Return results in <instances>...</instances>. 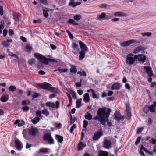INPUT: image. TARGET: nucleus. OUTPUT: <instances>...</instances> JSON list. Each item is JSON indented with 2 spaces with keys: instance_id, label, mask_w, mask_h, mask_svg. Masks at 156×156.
I'll list each match as a JSON object with an SVG mask.
<instances>
[{
  "instance_id": "1",
  "label": "nucleus",
  "mask_w": 156,
  "mask_h": 156,
  "mask_svg": "<svg viewBox=\"0 0 156 156\" xmlns=\"http://www.w3.org/2000/svg\"><path fill=\"white\" fill-rule=\"evenodd\" d=\"M111 110L109 108L106 109L105 108H99L97 112V114L99 117L96 116L94 119L95 120L99 119L101 124L103 125L105 124V121H108V117L110 115Z\"/></svg>"
},
{
  "instance_id": "2",
  "label": "nucleus",
  "mask_w": 156,
  "mask_h": 156,
  "mask_svg": "<svg viewBox=\"0 0 156 156\" xmlns=\"http://www.w3.org/2000/svg\"><path fill=\"white\" fill-rule=\"evenodd\" d=\"M34 56L41 62L47 65L48 63V59L41 54L36 53L34 54Z\"/></svg>"
},
{
  "instance_id": "3",
  "label": "nucleus",
  "mask_w": 156,
  "mask_h": 156,
  "mask_svg": "<svg viewBox=\"0 0 156 156\" xmlns=\"http://www.w3.org/2000/svg\"><path fill=\"white\" fill-rule=\"evenodd\" d=\"M43 89H45L49 91L54 93H57L58 91L57 88L51 87V85L47 83H43Z\"/></svg>"
},
{
  "instance_id": "4",
  "label": "nucleus",
  "mask_w": 156,
  "mask_h": 156,
  "mask_svg": "<svg viewBox=\"0 0 156 156\" xmlns=\"http://www.w3.org/2000/svg\"><path fill=\"white\" fill-rule=\"evenodd\" d=\"M133 55L132 54H129L126 56V62L127 64L129 65L133 64L136 59L135 57H133Z\"/></svg>"
},
{
  "instance_id": "5",
  "label": "nucleus",
  "mask_w": 156,
  "mask_h": 156,
  "mask_svg": "<svg viewBox=\"0 0 156 156\" xmlns=\"http://www.w3.org/2000/svg\"><path fill=\"white\" fill-rule=\"evenodd\" d=\"M43 140L50 144H53L54 143V140L50 133L45 134L43 136Z\"/></svg>"
},
{
  "instance_id": "6",
  "label": "nucleus",
  "mask_w": 156,
  "mask_h": 156,
  "mask_svg": "<svg viewBox=\"0 0 156 156\" xmlns=\"http://www.w3.org/2000/svg\"><path fill=\"white\" fill-rule=\"evenodd\" d=\"M126 109L125 112V116L126 119L129 120L131 118V114L130 108L128 104H126Z\"/></svg>"
},
{
  "instance_id": "7",
  "label": "nucleus",
  "mask_w": 156,
  "mask_h": 156,
  "mask_svg": "<svg viewBox=\"0 0 156 156\" xmlns=\"http://www.w3.org/2000/svg\"><path fill=\"white\" fill-rule=\"evenodd\" d=\"M45 105L47 107H50L53 108L55 107L56 109H58L59 107L60 103L59 101H57L55 102V105L54 103L51 102H46Z\"/></svg>"
},
{
  "instance_id": "8",
  "label": "nucleus",
  "mask_w": 156,
  "mask_h": 156,
  "mask_svg": "<svg viewBox=\"0 0 156 156\" xmlns=\"http://www.w3.org/2000/svg\"><path fill=\"white\" fill-rule=\"evenodd\" d=\"M114 115L115 119L118 121L120 120H123L124 119V117L122 116L120 113L117 111L115 112Z\"/></svg>"
},
{
  "instance_id": "9",
  "label": "nucleus",
  "mask_w": 156,
  "mask_h": 156,
  "mask_svg": "<svg viewBox=\"0 0 156 156\" xmlns=\"http://www.w3.org/2000/svg\"><path fill=\"white\" fill-rule=\"evenodd\" d=\"M134 57L136 59H138L139 61H141L142 63H143L146 59V57L143 54H139L138 55H135Z\"/></svg>"
},
{
  "instance_id": "10",
  "label": "nucleus",
  "mask_w": 156,
  "mask_h": 156,
  "mask_svg": "<svg viewBox=\"0 0 156 156\" xmlns=\"http://www.w3.org/2000/svg\"><path fill=\"white\" fill-rule=\"evenodd\" d=\"M38 133V130L35 127H31L28 132V133L29 135L34 136L37 135Z\"/></svg>"
},
{
  "instance_id": "11",
  "label": "nucleus",
  "mask_w": 156,
  "mask_h": 156,
  "mask_svg": "<svg viewBox=\"0 0 156 156\" xmlns=\"http://www.w3.org/2000/svg\"><path fill=\"white\" fill-rule=\"evenodd\" d=\"M15 146L17 150H21L23 147V145L22 143L18 139H16L15 140Z\"/></svg>"
},
{
  "instance_id": "12",
  "label": "nucleus",
  "mask_w": 156,
  "mask_h": 156,
  "mask_svg": "<svg viewBox=\"0 0 156 156\" xmlns=\"http://www.w3.org/2000/svg\"><path fill=\"white\" fill-rule=\"evenodd\" d=\"M79 44L80 48L82 50V51H87L88 50V48L86 45L81 41H79Z\"/></svg>"
},
{
  "instance_id": "13",
  "label": "nucleus",
  "mask_w": 156,
  "mask_h": 156,
  "mask_svg": "<svg viewBox=\"0 0 156 156\" xmlns=\"http://www.w3.org/2000/svg\"><path fill=\"white\" fill-rule=\"evenodd\" d=\"M135 41L133 39L130 40L126 41L120 44V45L121 46L126 47L130 45L131 43L135 42Z\"/></svg>"
},
{
  "instance_id": "14",
  "label": "nucleus",
  "mask_w": 156,
  "mask_h": 156,
  "mask_svg": "<svg viewBox=\"0 0 156 156\" xmlns=\"http://www.w3.org/2000/svg\"><path fill=\"white\" fill-rule=\"evenodd\" d=\"M146 72L148 74V76L151 77L153 76L152 71L151 67L148 66H144V67Z\"/></svg>"
},
{
  "instance_id": "15",
  "label": "nucleus",
  "mask_w": 156,
  "mask_h": 156,
  "mask_svg": "<svg viewBox=\"0 0 156 156\" xmlns=\"http://www.w3.org/2000/svg\"><path fill=\"white\" fill-rule=\"evenodd\" d=\"M102 135V132L101 130H99L94 134L93 137V139L94 140H97L100 138L101 136Z\"/></svg>"
},
{
  "instance_id": "16",
  "label": "nucleus",
  "mask_w": 156,
  "mask_h": 156,
  "mask_svg": "<svg viewBox=\"0 0 156 156\" xmlns=\"http://www.w3.org/2000/svg\"><path fill=\"white\" fill-rule=\"evenodd\" d=\"M111 143L110 141L105 139L103 143V147L106 149H109L111 147Z\"/></svg>"
},
{
  "instance_id": "17",
  "label": "nucleus",
  "mask_w": 156,
  "mask_h": 156,
  "mask_svg": "<svg viewBox=\"0 0 156 156\" xmlns=\"http://www.w3.org/2000/svg\"><path fill=\"white\" fill-rule=\"evenodd\" d=\"M72 47L73 50V53L75 54H77L79 50L78 45L75 43H72Z\"/></svg>"
},
{
  "instance_id": "18",
  "label": "nucleus",
  "mask_w": 156,
  "mask_h": 156,
  "mask_svg": "<svg viewBox=\"0 0 156 156\" xmlns=\"http://www.w3.org/2000/svg\"><path fill=\"white\" fill-rule=\"evenodd\" d=\"M156 107V101L153 102V104L148 106L149 110L151 112H155V107Z\"/></svg>"
},
{
  "instance_id": "19",
  "label": "nucleus",
  "mask_w": 156,
  "mask_h": 156,
  "mask_svg": "<svg viewBox=\"0 0 156 156\" xmlns=\"http://www.w3.org/2000/svg\"><path fill=\"white\" fill-rule=\"evenodd\" d=\"M13 16L14 20L16 21H19L20 17V14L19 13L13 12Z\"/></svg>"
},
{
  "instance_id": "20",
  "label": "nucleus",
  "mask_w": 156,
  "mask_h": 156,
  "mask_svg": "<svg viewBox=\"0 0 156 156\" xmlns=\"http://www.w3.org/2000/svg\"><path fill=\"white\" fill-rule=\"evenodd\" d=\"M14 124L15 125L18 124L19 126H22L24 125L25 122L23 120L20 121L19 119H17L14 122Z\"/></svg>"
},
{
  "instance_id": "21",
  "label": "nucleus",
  "mask_w": 156,
  "mask_h": 156,
  "mask_svg": "<svg viewBox=\"0 0 156 156\" xmlns=\"http://www.w3.org/2000/svg\"><path fill=\"white\" fill-rule=\"evenodd\" d=\"M90 97L88 93H86L83 95V100L86 103H88L90 101Z\"/></svg>"
},
{
  "instance_id": "22",
  "label": "nucleus",
  "mask_w": 156,
  "mask_h": 156,
  "mask_svg": "<svg viewBox=\"0 0 156 156\" xmlns=\"http://www.w3.org/2000/svg\"><path fill=\"white\" fill-rule=\"evenodd\" d=\"M91 91L92 93V97L94 98H96L97 99H98V97L97 96L96 94L95 93L94 90L92 89H90L89 90H87V92H89Z\"/></svg>"
},
{
  "instance_id": "23",
  "label": "nucleus",
  "mask_w": 156,
  "mask_h": 156,
  "mask_svg": "<svg viewBox=\"0 0 156 156\" xmlns=\"http://www.w3.org/2000/svg\"><path fill=\"white\" fill-rule=\"evenodd\" d=\"M120 84L117 83H114L112 86L111 89L112 90H119L120 89Z\"/></svg>"
},
{
  "instance_id": "24",
  "label": "nucleus",
  "mask_w": 156,
  "mask_h": 156,
  "mask_svg": "<svg viewBox=\"0 0 156 156\" xmlns=\"http://www.w3.org/2000/svg\"><path fill=\"white\" fill-rule=\"evenodd\" d=\"M114 15L115 16L118 17H122L126 16L125 14L121 12H115L114 13Z\"/></svg>"
},
{
  "instance_id": "25",
  "label": "nucleus",
  "mask_w": 156,
  "mask_h": 156,
  "mask_svg": "<svg viewBox=\"0 0 156 156\" xmlns=\"http://www.w3.org/2000/svg\"><path fill=\"white\" fill-rule=\"evenodd\" d=\"M86 146V145L85 144L82 142H80L78 145V150H82L83 148L85 147Z\"/></svg>"
},
{
  "instance_id": "26",
  "label": "nucleus",
  "mask_w": 156,
  "mask_h": 156,
  "mask_svg": "<svg viewBox=\"0 0 156 156\" xmlns=\"http://www.w3.org/2000/svg\"><path fill=\"white\" fill-rule=\"evenodd\" d=\"M144 50V47L141 46H139L134 50L133 53H137Z\"/></svg>"
},
{
  "instance_id": "27",
  "label": "nucleus",
  "mask_w": 156,
  "mask_h": 156,
  "mask_svg": "<svg viewBox=\"0 0 156 156\" xmlns=\"http://www.w3.org/2000/svg\"><path fill=\"white\" fill-rule=\"evenodd\" d=\"M55 138L58 142L61 143H62L63 140V138L62 136L58 135H56Z\"/></svg>"
},
{
  "instance_id": "28",
  "label": "nucleus",
  "mask_w": 156,
  "mask_h": 156,
  "mask_svg": "<svg viewBox=\"0 0 156 156\" xmlns=\"http://www.w3.org/2000/svg\"><path fill=\"white\" fill-rule=\"evenodd\" d=\"M81 101L82 99L81 98L77 100L76 101V106L77 108H79L82 105V104L81 103Z\"/></svg>"
},
{
  "instance_id": "29",
  "label": "nucleus",
  "mask_w": 156,
  "mask_h": 156,
  "mask_svg": "<svg viewBox=\"0 0 156 156\" xmlns=\"http://www.w3.org/2000/svg\"><path fill=\"white\" fill-rule=\"evenodd\" d=\"M106 16V14L105 13H102L100 15L98 16V20L100 21L102 19H104Z\"/></svg>"
},
{
  "instance_id": "30",
  "label": "nucleus",
  "mask_w": 156,
  "mask_h": 156,
  "mask_svg": "<svg viewBox=\"0 0 156 156\" xmlns=\"http://www.w3.org/2000/svg\"><path fill=\"white\" fill-rule=\"evenodd\" d=\"M108 153L106 151H100L99 152L98 156H108Z\"/></svg>"
},
{
  "instance_id": "31",
  "label": "nucleus",
  "mask_w": 156,
  "mask_h": 156,
  "mask_svg": "<svg viewBox=\"0 0 156 156\" xmlns=\"http://www.w3.org/2000/svg\"><path fill=\"white\" fill-rule=\"evenodd\" d=\"M80 56L79 58V60H82L85 57V52L83 51H81L79 52Z\"/></svg>"
},
{
  "instance_id": "32",
  "label": "nucleus",
  "mask_w": 156,
  "mask_h": 156,
  "mask_svg": "<svg viewBox=\"0 0 156 156\" xmlns=\"http://www.w3.org/2000/svg\"><path fill=\"white\" fill-rule=\"evenodd\" d=\"M85 118L88 120H90L92 118V115L90 113L87 112V114L85 115Z\"/></svg>"
},
{
  "instance_id": "33",
  "label": "nucleus",
  "mask_w": 156,
  "mask_h": 156,
  "mask_svg": "<svg viewBox=\"0 0 156 156\" xmlns=\"http://www.w3.org/2000/svg\"><path fill=\"white\" fill-rule=\"evenodd\" d=\"M68 23L73 25H77L78 24L74 20L71 19H69L67 22Z\"/></svg>"
},
{
  "instance_id": "34",
  "label": "nucleus",
  "mask_w": 156,
  "mask_h": 156,
  "mask_svg": "<svg viewBox=\"0 0 156 156\" xmlns=\"http://www.w3.org/2000/svg\"><path fill=\"white\" fill-rule=\"evenodd\" d=\"M81 18V16L80 14H77L75 15L73 17V19L74 20L78 21L80 20Z\"/></svg>"
},
{
  "instance_id": "35",
  "label": "nucleus",
  "mask_w": 156,
  "mask_h": 156,
  "mask_svg": "<svg viewBox=\"0 0 156 156\" xmlns=\"http://www.w3.org/2000/svg\"><path fill=\"white\" fill-rule=\"evenodd\" d=\"M40 120V118L39 117H35L33 118L31 122L34 124H36Z\"/></svg>"
},
{
  "instance_id": "36",
  "label": "nucleus",
  "mask_w": 156,
  "mask_h": 156,
  "mask_svg": "<svg viewBox=\"0 0 156 156\" xmlns=\"http://www.w3.org/2000/svg\"><path fill=\"white\" fill-rule=\"evenodd\" d=\"M146 149L144 148L143 146H141L140 151V153L141 155L142 156H145V154L143 152L144 151L145 152Z\"/></svg>"
},
{
  "instance_id": "37",
  "label": "nucleus",
  "mask_w": 156,
  "mask_h": 156,
  "mask_svg": "<svg viewBox=\"0 0 156 156\" xmlns=\"http://www.w3.org/2000/svg\"><path fill=\"white\" fill-rule=\"evenodd\" d=\"M70 72L71 73H76L77 69L76 67L74 66H73L70 69Z\"/></svg>"
},
{
  "instance_id": "38",
  "label": "nucleus",
  "mask_w": 156,
  "mask_h": 156,
  "mask_svg": "<svg viewBox=\"0 0 156 156\" xmlns=\"http://www.w3.org/2000/svg\"><path fill=\"white\" fill-rule=\"evenodd\" d=\"M49 150V149L45 148H41L39 151V153H46L48 152Z\"/></svg>"
},
{
  "instance_id": "39",
  "label": "nucleus",
  "mask_w": 156,
  "mask_h": 156,
  "mask_svg": "<svg viewBox=\"0 0 156 156\" xmlns=\"http://www.w3.org/2000/svg\"><path fill=\"white\" fill-rule=\"evenodd\" d=\"M42 113L46 116H48L49 115L48 111L45 109H44L41 111Z\"/></svg>"
},
{
  "instance_id": "40",
  "label": "nucleus",
  "mask_w": 156,
  "mask_h": 156,
  "mask_svg": "<svg viewBox=\"0 0 156 156\" xmlns=\"http://www.w3.org/2000/svg\"><path fill=\"white\" fill-rule=\"evenodd\" d=\"M32 49L31 47L30 46H27L25 47V51L27 52H30Z\"/></svg>"
},
{
  "instance_id": "41",
  "label": "nucleus",
  "mask_w": 156,
  "mask_h": 156,
  "mask_svg": "<svg viewBox=\"0 0 156 156\" xmlns=\"http://www.w3.org/2000/svg\"><path fill=\"white\" fill-rule=\"evenodd\" d=\"M77 74H79L80 76H82L83 75L84 77L86 76V73L84 71H83L82 72L78 71L77 72Z\"/></svg>"
},
{
  "instance_id": "42",
  "label": "nucleus",
  "mask_w": 156,
  "mask_h": 156,
  "mask_svg": "<svg viewBox=\"0 0 156 156\" xmlns=\"http://www.w3.org/2000/svg\"><path fill=\"white\" fill-rule=\"evenodd\" d=\"M9 91L14 92L16 89V87L14 86H11L9 87Z\"/></svg>"
},
{
  "instance_id": "43",
  "label": "nucleus",
  "mask_w": 156,
  "mask_h": 156,
  "mask_svg": "<svg viewBox=\"0 0 156 156\" xmlns=\"http://www.w3.org/2000/svg\"><path fill=\"white\" fill-rule=\"evenodd\" d=\"M142 35L144 37L145 36H147V37H150L151 35V32H144L142 33H141Z\"/></svg>"
},
{
  "instance_id": "44",
  "label": "nucleus",
  "mask_w": 156,
  "mask_h": 156,
  "mask_svg": "<svg viewBox=\"0 0 156 156\" xmlns=\"http://www.w3.org/2000/svg\"><path fill=\"white\" fill-rule=\"evenodd\" d=\"M70 94H71L74 99H77V95L74 91L73 90L72 92H70Z\"/></svg>"
},
{
  "instance_id": "45",
  "label": "nucleus",
  "mask_w": 156,
  "mask_h": 156,
  "mask_svg": "<svg viewBox=\"0 0 156 156\" xmlns=\"http://www.w3.org/2000/svg\"><path fill=\"white\" fill-rule=\"evenodd\" d=\"M35 86L38 88L43 89V84L41 83H37L36 84Z\"/></svg>"
},
{
  "instance_id": "46",
  "label": "nucleus",
  "mask_w": 156,
  "mask_h": 156,
  "mask_svg": "<svg viewBox=\"0 0 156 156\" xmlns=\"http://www.w3.org/2000/svg\"><path fill=\"white\" fill-rule=\"evenodd\" d=\"M149 110V108L148 106H146L143 108V111L146 114H147Z\"/></svg>"
},
{
  "instance_id": "47",
  "label": "nucleus",
  "mask_w": 156,
  "mask_h": 156,
  "mask_svg": "<svg viewBox=\"0 0 156 156\" xmlns=\"http://www.w3.org/2000/svg\"><path fill=\"white\" fill-rule=\"evenodd\" d=\"M8 98L6 97H5V96H2L1 98V101L2 102H6L7 101Z\"/></svg>"
},
{
  "instance_id": "48",
  "label": "nucleus",
  "mask_w": 156,
  "mask_h": 156,
  "mask_svg": "<svg viewBox=\"0 0 156 156\" xmlns=\"http://www.w3.org/2000/svg\"><path fill=\"white\" fill-rule=\"evenodd\" d=\"M35 60L34 58H32L29 59L28 61L29 64L31 65H32L33 63L35 62Z\"/></svg>"
},
{
  "instance_id": "49",
  "label": "nucleus",
  "mask_w": 156,
  "mask_h": 156,
  "mask_svg": "<svg viewBox=\"0 0 156 156\" xmlns=\"http://www.w3.org/2000/svg\"><path fill=\"white\" fill-rule=\"evenodd\" d=\"M36 114L37 117L39 118L41 116V112L39 110L36 111Z\"/></svg>"
},
{
  "instance_id": "50",
  "label": "nucleus",
  "mask_w": 156,
  "mask_h": 156,
  "mask_svg": "<svg viewBox=\"0 0 156 156\" xmlns=\"http://www.w3.org/2000/svg\"><path fill=\"white\" fill-rule=\"evenodd\" d=\"M30 103V101L28 100H24L22 102V104L23 105H26L29 104Z\"/></svg>"
},
{
  "instance_id": "51",
  "label": "nucleus",
  "mask_w": 156,
  "mask_h": 156,
  "mask_svg": "<svg viewBox=\"0 0 156 156\" xmlns=\"http://www.w3.org/2000/svg\"><path fill=\"white\" fill-rule=\"evenodd\" d=\"M43 14L45 17L47 18L48 16V14L46 10L45 9L43 10Z\"/></svg>"
},
{
  "instance_id": "52",
  "label": "nucleus",
  "mask_w": 156,
  "mask_h": 156,
  "mask_svg": "<svg viewBox=\"0 0 156 156\" xmlns=\"http://www.w3.org/2000/svg\"><path fill=\"white\" fill-rule=\"evenodd\" d=\"M70 115V123L71 124L73 123L76 120V118H75V117H74L73 118L72 115L71 114Z\"/></svg>"
},
{
  "instance_id": "53",
  "label": "nucleus",
  "mask_w": 156,
  "mask_h": 156,
  "mask_svg": "<svg viewBox=\"0 0 156 156\" xmlns=\"http://www.w3.org/2000/svg\"><path fill=\"white\" fill-rule=\"evenodd\" d=\"M68 70V69H59V70H54V71H60L61 73H62V72H66Z\"/></svg>"
},
{
  "instance_id": "54",
  "label": "nucleus",
  "mask_w": 156,
  "mask_h": 156,
  "mask_svg": "<svg viewBox=\"0 0 156 156\" xmlns=\"http://www.w3.org/2000/svg\"><path fill=\"white\" fill-rule=\"evenodd\" d=\"M8 54L9 56H10L11 57L15 56V57L17 58H19V57H18V56H17V55H16L14 54L11 52H9V53Z\"/></svg>"
},
{
  "instance_id": "55",
  "label": "nucleus",
  "mask_w": 156,
  "mask_h": 156,
  "mask_svg": "<svg viewBox=\"0 0 156 156\" xmlns=\"http://www.w3.org/2000/svg\"><path fill=\"white\" fill-rule=\"evenodd\" d=\"M39 95V94L38 93L35 92H33L32 94L33 98H34L38 97Z\"/></svg>"
},
{
  "instance_id": "56",
  "label": "nucleus",
  "mask_w": 156,
  "mask_h": 156,
  "mask_svg": "<svg viewBox=\"0 0 156 156\" xmlns=\"http://www.w3.org/2000/svg\"><path fill=\"white\" fill-rule=\"evenodd\" d=\"M69 5L71 6L72 7H76L75 3L73 1L71 2L69 4Z\"/></svg>"
},
{
  "instance_id": "57",
  "label": "nucleus",
  "mask_w": 156,
  "mask_h": 156,
  "mask_svg": "<svg viewBox=\"0 0 156 156\" xmlns=\"http://www.w3.org/2000/svg\"><path fill=\"white\" fill-rule=\"evenodd\" d=\"M150 142L153 144H156V140L155 139H151L149 140Z\"/></svg>"
},
{
  "instance_id": "58",
  "label": "nucleus",
  "mask_w": 156,
  "mask_h": 156,
  "mask_svg": "<svg viewBox=\"0 0 156 156\" xmlns=\"http://www.w3.org/2000/svg\"><path fill=\"white\" fill-rule=\"evenodd\" d=\"M82 80H81L80 82H76L75 83V85L77 87H80L81 86Z\"/></svg>"
},
{
  "instance_id": "59",
  "label": "nucleus",
  "mask_w": 156,
  "mask_h": 156,
  "mask_svg": "<svg viewBox=\"0 0 156 156\" xmlns=\"http://www.w3.org/2000/svg\"><path fill=\"white\" fill-rule=\"evenodd\" d=\"M9 36H12L14 34V31L12 29H9Z\"/></svg>"
},
{
  "instance_id": "60",
  "label": "nucleus",
  "mask_w": 156,
  "mask_h": 156,
  "mask_svg": "<svg viewBox=\"0 0 156 156\" xmlns=\"http://www.w3.org/2000/svg\"><path fill=\"white\" fill-rule=\"evenodd\" d=\"M141 139V137L140 136H139L137 138L136 141L135 142V144L136 145H137L140 142Z\"/></svg>"
},
{
  "instance_id": "61",
  "label": "nucleus",
  "mask_w": 156,
  "mask_h": 156,
  "mask_svg": "<svg viewBox=\"0 0 156 156\" xmlns=\"http://www.w3.org/2000/svg\"><path fill=\"white\" fill-rule=\"evenodd\" d=\"M2 44L5 47H8L9 45V44L6 41L2 42Z\"/></svg>"
},
{
  "instance_id": "62",
  "label": "nucleus",
  "mask_w": 156,
  "mask_h": 156,
  "mask_svg": "<svg viewBox=\"0 0 156 156\" xmlns=\"http://www.w3.org/2000/svg\"><path fill=\"white\" fill-rule=\"evenodd\" d=\"M39 1L41 4H43L45 5L47 4V2L46 0H39Z\"/></svg>"
},
{
  "instance_id": "63",
  "label": "nucleus",
  "mask_w": 156,
  "mask_h": 156,
  "mask_svg": "<svg viewBox=\"0 0 156 156\" xmlns=\"http://www.w3.org/2000/svg\"><path fill=\"white\" fill-rule=\"evenodd\" d=\"M22 109L23 111L26 112L29 109V108L28 106L23 107H22Z\"/></svg>"
},
{
  "instance_id": "64",
  "label": "nucleus",
  "mask_w": 156,
  "mask_h": 156,
  "mask_svg": "<svg viewBox=\"0 0 156 156\" xmlns=\"http://www.w3.org/2000/svg\"><path fill=\"white\" fill-rule=\"evenodd\" d=\"M142 130L143 128L142 127L139 128L137 130V133L138 134L140 133L142 131Z\"/></svg>"
}]
</instances>
